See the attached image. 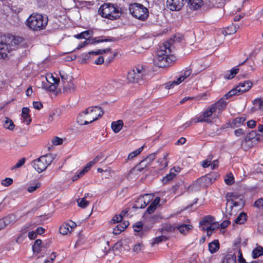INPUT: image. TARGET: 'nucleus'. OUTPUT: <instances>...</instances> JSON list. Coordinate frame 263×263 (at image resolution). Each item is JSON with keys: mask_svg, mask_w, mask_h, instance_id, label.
I'll list each match as a JSON object with an SVG mask.
<instances>
[{"mask_svg": "<svg viewBox=\"0 0 263 263\" xmlns=\"http://www.w3.org/2000/svg\"><path fill=\"white\" fill-rule=\"evenodd\" d=\"M171 45L166 42L159 46L157 55L154 59L155 65L159 67H168L173 62L174 57L171 55Z\"/></svg>", "mask_w": 263, "mask_h": 263, "instance_id": "f257e3e1", "label": "nucleus"}, {"mask_svg": "<svg viewBox=\"0 0 263 263\" xmlns=\"http://www.w3.org/2000/svg\"><path fill=\"white\" fill-rule=\"evenodd\" d=\"M24 41L20 36H8L0 41V59H5L8 53L13 50L18 48Z\"/></svg>", "mask_w": 263, "mask_h": 263, "instance_id": "f03ea898", "label": "nucleus"}, {"mask_svg": "<svg viewBox=\"0 0 263 263\" xmlns=\"http://www.w3.org/2000/svg\"><path fill=\"white\" fill-rule=\"evenodd\" d=\"M48 18L46 15L40 13H32L27 18L26 25L33 31H40L46 27Z\"/></svg>", "mask_w": 263, "mask_h": 263, "instance_id": "7ed1b4c3", "label": "nucleus"}, {"mask_svg": "<svg viewBox=\"0 0 263 263\" xmlns=\"http://www.w3.org/2000/svg\"><path fill=\"white\" fill-rule=\"evenodd\" d=\"M186 2L190 8L193 10L198 9L202 5V0H167L166 7L171 11H179Z\"/></svg>", "mask_w": 263, "mask_h": 263, "instance_id": "20e7f679", "label": "nucleus"}, {"mask_svg": "<svg viewBox=\"0 0 263 263\" xmlns=\"http://www.w3.org/2000/svg\"><path fill=\"white\" fill-rule=\"evenodd\" d=\"M98 13L102 17L111 20L119 18L121 14V8L116 5L110 3L102 5L98 10Z\"/></svg>", "mask_w": 263, "mask_h": 263, "instance_id": "39448f33", "label": "nucleus"}, {"mask_svg": "<svg viewBox=\"0 0 263 263\" xmlns=\"http://www.w3.org/2000/svg\"><path fill=\"white\" fill-rule=\"evenodd\" d=\"M147 73L145 66L143 65H138L129 71L127 73V80L130 83L141 84Z\"/></svg>", "mask_w": 263, "mask_h": 263, "instance_id": "423d86ee", "label": "nucleus"}, {"mask_svg": "<svg viewBox=\"0 0 263 263\" xmlns=\"http://www.w3.org/2000/svg\"><path fill=\"white\" fill-rule=\"evenodd\" d=\"M129 10L134 17L142 21L145 20L148 16V9L140 4L130 5Z\"/></svg>", "mask_w": 263, "mask_h": 263, "instance_id": "0eeeda50", "label": "nucleus"}, {"mask_svg": "<svg viewBox=\"0 0 263 263\" xmlns=\"http://www.w3.org/2000/svg\"><path fill=\"white\" fill-rule=\"evenodd\" d=\"M53 160L51 155H45L34 160L31 164L33 168L40 173L45 171Z\"/></svg>", "mask_w": 263, "mask_h": 263, "instance_id": "6e6552de", "label": "nucleus"}, {"mask_svg": "<svg viewBox=\"0 0 263 263\" xmlns=\"http://www.w3.org/2000/svg\"><path fill=\"white\" fill-rule=\"evenodd\" d=\"M215 113L214 108L210 106L201 115L196 117L190 120L191 123H197L205 122L206 123H211L213 121L212 119V115Z\"/></svg>", "mask_w": 263, "mask_h": 263, "instance_id": "1a4fd4ad", "label": "nucleus"}, {"mask_svg": "<svg viewBox=\"0 0 263 263\" xmlns=\"http://www.w3.org/2000/svg\"><path fill=\"white\" fill-rule=\"evenodd\" d=\"M85 112L88 123L97 120L99 117H102L104 114L102 108L98 106L89 107L85 110Z\"/></svg>", "mask_w": 263, "mask_h": 263, "instance_id": "9d476101", "label": "nucleus"}, {"mask_svg": "<svg viewBox=\"0 0 263 263\" xmlns=\"http://www.w3.org/2000/svg\"><path fill=\"white\" fill-rule=\"evenodd\" d=\"M218 176L217 174L215 173L209 174L205 176H203L198 179L196 182V183L200 184V186H207L211 184L215 180Z\"/></svg>", "mask_w": 263, "mask_h": 263, "instance_id": "9b49d317", "label": "nucleus"}, {"mask_svg": "<svg viewBox=\"0 0 263 263\" xmlns=\"http://www.w3.org/2000/svg\"><path fill=\"white\" fill-rule=\"evenodd\" d=\"M253 83L251 81L247 80L239 83L234 89L237 95L248 91L252 87Z\"/></svg>", "mask_w": 263, "mask_h": 263, "instance_id": "f8f14e48", "label": "nucleus"}, {"mask_svg": "<svg viewBox=\"0 0 263 263\" xmlns=\"http://www.w3.org/2000/svg\"><path fill=\"white\" fill-rule=\"evenodd\" d=\"M17 220L16 216L14 214H9L0 219L1 223L3 229L9 225L13 224Z\"/></svg>", "mask_w": 263, "mask_h": 263, "instance_id": "ddd939ff", "label": "nucleus"}, {"mask_svg": "<svg viewBox=\"0 0 263 263\" xmlns=\"http://www.w3.org/2000/svg\"><path fill=\"white\" fill-rule=\"evenodd\" d=\"M227 102L223 100V98L220 99L219 101L214 104L211 105L212 107L214 108V110L216 112L218 110L219 112L222 111L226 108Z\"/></svg>", "mask_w": 263, "mask_h": 263, "instance_id": "4468645a", "label": "nucleus"}, {"mask_svg": "<svg viewBox=\"0 0 263 263\" xmlns=\"http://www.w3.org/2000/svg\"><path fill=\"white\" fill-rule=\"evenodd\" d=\"M244 205V201L240 198L239 201H236L234 200H230V202H229V206H228V211L226 212L227 214L232 215L233 214L231 213L232 209L233 207H236L237 206H240V209L242 206Z\"/></svg>", "mask_w": 263, "mask_h": 263, "instance_id": "2eb2a0df", "label": "nucleus"}, {"mask_svg": "<svg viewBox=\"0 0 263 263\" xmlns=\"http://www.w3.org/2000/svg\"><path fill=\"white\" fill-rule=\"evenodd\" d=\"M87 116L85 110L79 114L78 117H77V122L82 125H87L88 123V120H87Z\"/></svg>", "mask_w": 263, "mask_h": 263, "instance_id": "dca6fc26", "label": "nucleus"}, {"mask_svg": "<svg viewBox=\"0 0 263 263\" xmlns=\"http://www.w3.org/2000/svg\"><path fill=\"white\" fill-rule=\"evenodd\" d=\"M123 126V122L121 120L112 122L111 123V128L115 133H119L122 129Z\"/></svg>", "mask_w": 263, "mask_h": 263, "instance_id": "f3484780", "label": "nucleus"}, {"mask_svg": "<svg viewBox=\"0 0 263 263\" xmlns=\"http://www.w3.org/2000/svg\"><path fill=\"white\" fill-rule=\"evenodd\" d=\"M240 197V196L238 195L236 193H233V192H230L226 194V198L227 199V203L226 204V212L228 211V206H229V202H230V200H232L235 199H237L239 198Z\"/></svg>", "mask_w": 263, "mask_h": 263, "instance_id": "a211bd4d", "label": "nucleus"}, {"mask_svg": "<svg viewBox=\"0 0 263 263\" xmlns=\"http://www.w3.org/2000/svg\"><path fill=\"white\" fill-rule=\"evenodd\" d=\"M92 31L91 30H87L82 32L79 34L74 35V37L77 39H85L88 41L89 38L92 36Z\"/></svg>", "mask_w": 263, "mask_h": 263, "instance_id": "6ab92c4d", "label": "nucleus"}, {"mask_svg": "<svg viewBox=\"0 0 263 263\" xmlns=\"http://www.w3.org/2000/svg\"><path fill=\"white\" fill-rule=\"evenodd\" d=\"M219 249V243L218 240H215L209 244V250L211 253L217 252Z\"/></svg>", "mask_w": 263, "mask_h": 263, "instance_id": "aec40b11", "label": "nucleus"}, {"mask_svg": "<svg viewBox=\"0 0 263 263\" xmlns=\"http://www.w3.org/2000/svg\"><path fill=\"white\" fill-rule=\"evenodd\" d=\"M214 218L210 215L205 216L203 217L202 220H201L199 222V224L200 226L205 225V224H211L213 225L215 223H214Z\"/></svg>", "mask_w": 263, "mask_h": 263, "instance_id": "412c9836", "label": "nucleus"}, {"mask_svg": "<svg viewBox=\"0 0 263 263\" xmlns=\"http://www.w3.org/2000/svg\"><path fill=\"white\" fill-rule=\"evenodd\" d=\"M3 126L9 130H13L15 127V125L13 121L7 117H5L3 121Z\"/></svg>", "mask_w": 263, "mask_h": 263, "instance_id": "4be33fe9", "label": "nucleus"}, {"mask_svg": "<svg viewBox=\"0 0 263 263\" xmlns=\"http://www.w3.org/2000/svg\"><path fill=\"white\" fill-rule=\"evenodd\" d=\"M176 228L181 233L185 234L191 230L193 227L190 224H182L176 227Z\"/></svg>", "mask_w": 263, "mask_h": 263, "instance_id": "5701e85b", "label": "nucleus"}, {"mask_svg": "<svg viewBox=\"0 0 263 263\" xmlns=\"http://www.w3.org/2000/svg\"><path fill=\"white\" fill-rule=\"evenodd\" d=\"M222 263H236V254H227L224 258Z\"/></svg>", "mask_w": 263, "mask_h": 263, "instance_id": "b1692460", "label": "nucleus"}, {"mask_svg": "<svg viewBox=\"0 0 263 263\" xmlns=\"http://www.w3.org/2000/svg\"><path fill=\"white\" fill-rule=\"evenodd\" d=\"M29 109L27 107H23L22 108V116L24 119V121L27 122L28 124L31 122V119H30V116L29 115Z\"/></svg>", "mask_w": 263, "mask_h": 263, "instance_id": "393cba45", "label": "nucleus"}, {"mask_svg": "<svg viewBox=\"0 0 263 263\" xmlns=\"http://www.w3.org/2000/svg\"><path fill=\"white\" fill-rule=\"evenodd\" d=\"M239 68L237 67L233 68L231 70L228 71V73L225 74L224 78L227 79H232L239 72Z\"/></svg>", "mask_w": 263, "mask_h": 263, "instance_id": "a878e982", "label": "nucleus"}, {"mask_svg": "<svg viewBox=\"0 0 263 263\" xmlns=\"http://www.w3.org/2000/svg\"><path fill=\"white\" fill-rule=\"evenodd\" d=\"M151 196L148 194H145L139 198V202H142L143 207L144 208L149 202L151 199Z\"/></svg>", "mask_w": 263, "mask_h": 263, "instance_id": "bb28decb", "label": "nucleus"}, {"mask_svg": "<svg viewBox=\"0 0 263 263\" xmlns=\"http://www.w3.org/2000/svg\"><path fill=\"white\" fill-rule=\"evenodd\" d=\"M247 214L245 212H241L235 219V222L237 224H242L247 220Z\"/></svg>", "mask_w": 263, "mask_h": 263, "instance_id": "cd10ccee", "label": "nucleus"}, {"mask_svg": "<svg viewBox=\"0 0 263 263\" xmlns=\"http://www.w3.org/2000/svg\"><path fill=\"white\" fill-rule=\"evenodd\" d=\"M69 223H64L62 226H61L60 227V233L62 235H66L68 233H70L71 232V230L69 228Z\"/></svg>", "mask_w": 263, "mask_h": 263, "instance_id": "c85d7f7f", "label": "nucleus"}, {"mask_svg": "<svg viewBox=\"0 0 263 263\" xmlns=\"http://www.w3.org/2000/svg\"><path fill=\"white\" fill-rule=\"evenodd\" d=\"M262 255H263V248L261 246H257L252 251L253 257L254 258H257Z\"/></svg>", "mask_w": 263, "mask_h": 263, "instance_id": "c756f323", "label": "nucleus"}, {"mask_svg": "<svg viewBox=\"0 0 263 263\" xmlns=\"http://www.w3.org/2000/svg\"><path fill=\"white\" fill-rule=\"evenodd\" d=\"M64 91L67 92H73L76 89L75 85L72 82H69L66 84H64Z\"/></svg>", "mask_w": 263, "mask_h": 263, "instance_id": "7c9ffc66", "label": "nucleus"}, {"mask_svg": "<svg viewBox=\"0 0 263 263\" xmlns=\"http://www.w3.org/2000/svg\"><path fill=\"white\" fill-rule=\"evenodd\" d=\"M41 186V183L39 181H35L32 183L31 186H28L27 190L28 192L33 193L36 190L40 188Z\"/></svg>", "mask_w": 263, "mask_h": 263, "instance_id": "2f4dec72", "label": "nucleus"}, {"mask_svg": "<svg viewBox=\"0 0 263 263\" xmlns=\"http://www.w3.org/2000/svg\"><path fill=\"white\" fill-rule=\"evenodd\" d=\"M148 165H149V164L147 162H145L144 163H143V164H141V161L135 167L133 168L130 170V172L132 173L133 171H135V170H136L137 171H139V172H141V171H142L144 170V168L147 167Z\"/></svg>", "mask_w": 263, "mask_h": 263, "instance_id": "473e14b6", "label": "nucleus"}, {"mask_svg": "<svg viewBox=\"0 0 263 263\" xmlns=\"http://www.w3.org/2000/svg\"><path fill=\"white\" fill-rule=\"evenodd\" d=\"M143 147L144 145L129 154L126 160L132 159L140 154L143 149Z\"/></svg>", "mask_w": 263, "mask_h": 263, "instance_id": "72a5a7b5", "label": "nucleus"}, {"mask_svg": "<svg viewBox=\"0 0 263 263\" xmlns=\"http://www.w3.org/2000/svg\"><path fill=\"white\" fill-rule=\"evenodd\" d=\"M176 175V174L173 173V172H171L170 171V172L168 174H167L165 177H164L162 179V181L163 183H167L171 180H172Z\"/></svg>", "mask_w": 263, "mask_h": 263, "instance_id": "f704fd0d", "label": "nucleus"}, {"mask_svg": "<svg viewBox=\"0 0 263 263\" xmlns=\"http://www.w3.org/2000/svg\"><path fill=\"white\" fill-rule=\"evenodd\" d=\"M238 27V25H232L227 28L226 33L227 34H234L237 31Z\"/></svg>", "mask_w": 263, "mask_h": 263, "instance_id": "c9c22d12", "label": "nucleus"}, {"mask_svg": "<svg viewBox=\"0 0 263 263\" xmlns=\"http://www.w3.org/2000/svg\"><path fill=\"white\" fill-rule=\"evenodd\" d=\"M156 153H154L149 154L146 158L141 161V164L147 162L150 164L155 159Z\"/></svg>", "mask_w": 263, "mask_h": 263, "instance_id": "e433bc0d", "label": "nucleus"}, {"mask_svg": "<svg viewBox=\"0 0 263 263\" xmlns=\"http://www.w3.org/2000/svg\"><path fill=\"white\" fill-rule=\"evenodd\" d=\"M78 205L82 208H85L89 204V201L86 200L85 198H82L77 200Z\"/></svg>", "mask_w": 263, "mask_h": 263, "instance_id": "4c0bfd02", "label": "nucleus"}, {"mask_svg": "<svg viewBox=\"0 0 263 263\" xmlns=\"http://www.w3.org/2000/svg\"><path fill=\"white\" fill-rule=\"evenodd\" d=\"M254 105L257 107L258 109L263 110V100L261 98H257L253 101Z\"/></svg>", "mask_w": 263, "mask_h": 263, "instance_id": "58836bf2", "label": "nucleus"}, {"mask_svg": "<svg viewBox=\"0 0 263 263\" xmlns=\"http://www.w3.org/2000/svg\"><path fill=\"white\" fill-rule=\"evenodd\" d=\"M42 244V240L41 239H36L33 245L32 246V250L33 252L37 253L40 252V247Z\"/></svg>", "mask_w": 263, "mask_h": 263, "instance_id": "ea45409f", "label": "nucleus"}, {"mask_svg": "<svg viewBox=\"0 0 263 263\" xmlns=\"http://www.w3.org/2000/svg\"><path fill=\"white\" fill-rule=\"evenodd\" d=\"M246 118L244 117H237L233 120V124L236 126H238L239 125L242 124L245 121Z\"/></svg>", "mask_w": 263, "mask_h": 263, "instance_id": "a19ab883", "label": "nucleus"}, {"mask_svg": "<svg viewBox=\"0 0 263 263\" xmlns=\"http://www.w3.org/2000/svg\"><path fill=\"white\" fill-rule=\"evenodd\" d=\"M224 181L227 184L231 185L234 182V178L233 175L230 173L224 179Z\"/></svg>", "mask_w": 263, "mask_h": 263, "instance_id": "79ce46f5", "label": "nucleus"}, {"mask_svg": "<svg viewBox=\"0 0 263 263\" xmlns=\"http://www.w3.org/2000/svg\"><path fill=\"white\" fill-rule=\"evenodd\" d=\"M46 80L50 84L59 83L60 82L59 79H56L52 75H50L48 77H47Z\"/></svg>", "mask_w": 263, "mask_h": 263, "instance_id": "37998d69", "label": "nucleus"}, {"mask_svg": "<svg viewBox=\"0 0 263 263\" xmlns=\"http://www.w3.org/2000/svg\"><path fill=\"white\" fill-rule=\"evenodd\" d=\"M256 135V133L255 132L252 131V132L250 133L249 135H247L245 138V141H247L248 140H254V141L258 140V138L254 137V135Z\"/></svg>", "mask_w": 263, "mask_h": 263, "instance_id": "c03bdc74", "label": "nucleus"}, {"mask_svg": "<svg viewBox=\"0 0 263 263\" xmlns=\"http://www.w3.org/2000/svg\"><path fill=\"white\" fill-rule=\"evenodd\" d=\"M63 142V139L58 137H54L52 140V143L54 145H61Z\"/></svg>", "mask_w": 263, "mask_h": 263, "instance_id": "a18cd8bd", "label": "nucleus"}, {"mask_svg": "<svg viewBox=\"0 0 263 263\" xmlns=\"http://www.w3.org/2000/svg\"><path fill=\"white\" fill-rule=\"evenodd\" d=\"M129 223L128 221H124L123 223L118 224L116 228L121 230V232L123 231L128 226Z\"/></svg>", "mask_w": 263, "mask_h": 263, "instance_id": "49530a36", "label": "nucleus"}, {"mask_svg": "<svg viewBox=\"0 0 263 263\" xmlns=\"http://www.w3.org/2000/svg\"><path fill=\"white\" fill-rule=\"evenodd\" d=\"M234 95H237V94L235 89H232L230 91H229L227 93H226L222 98H223L224 100V99H227Z\"/></svg>", "mask_w": 263, "mask_h": 263, "instance_id": "de8ad7c7", "label": "nucleus"}, {"mask_svg": "<svg viewBox=\"0 0 263 263\" xmlns=\"http://www.w3.org/2000/svg\"><path fill=\"white\" fill-rule=\"evenodd\" d=\"M13 183V179L10 178H6L2 181V184L5 186H8Z\"/></svg>", "mask_w": 263, "mask_h": 263, "instance_id": "09e8293b", "label": "nucleus"}, {"mask_svg": "<svg viewBox=\"0 0 263 263\" xmlns=\"http://www.w3.org/2000/svg\"><path fill=\"white\" fill-rule=\"evenodd\" d=\"M143 227V223L141 221L136 222L134 226V230L136 232H140Z\"/></svg>", "mask_w": 263, "mask_h": 263, "instance_id": "8fccbe9b", "label": "nucleus"}, {"mask_svg": "<svg viewBox=\"0 0 263 263\" xmlns=\"http://www.w3.org/2000/svg\"><path fill=\"white\" fill-rule=\"evenodd\" d=\"M123 218L120 215H115L111 220V222L112 223H118L122 220Z\"/></svg>", "mask_w": 263, "mask_h": 263, "instance_id": "3c124183", "label": "nucleus"}, {"mask_svg": "<svg viewBox=\"0 0 263 263\" xmlns=\"http://www.w3.org/2000/svg\"><path fill=\"white\" fill-rule=\"evenodd\" d=\"M25 159L24 158H22L21 159H20L16 164L15 165H14L12 167V170H13V169H15V168H19L21 166H22L25 163Z\"/></svg>", "mask_w": 263, "mask_h": 263, "instance_id": "603ef678", "label": "nucleus"}, {"mask_svg": "<svg viewBox=\"0 0 263 263\" xmlns=\"http://www.w3.org/2000/svg\"><path fill=\"white\" fill-rule=\"evenodd\" d=\"M166 239H167V237L166 236L162 235V236L156 237L154 239V243H159V242H161L164 241Z\"/></svg>", "mask_w": 263, "mask_h": 263, "instance_id": "864d4df0", "label": "nucleus"}, {"mask_svg": "<svg viewBox=\"0 0 263 263\" xmlns=\"http://www.w3.org/2000/svg\"><path fill=\"white\" fill-rule=\"evenodd\" d=\"M254 206L260 208L263 206V198H259L254 202Z\"/></svg>", "mask_w": 263, "mask_h": 263, "instance_id": "5fc2aeb1", "label": "nucleus"}, {"mask_svg": "<svg viewBox=\"0 0 263 263\" xmlns=\"http://www.w3.org/2000/svg\"><path fill=\"white\" fill-rule=\"evenodd\" d=\"M156 208L155 206V205H152L151 204L147 208L145 213H147V214H151L154 213V211L156 210Z\"/></svg>", "mask_w": 263, "mask_h": 263, "instance_id": "6e6d98bb", "label": "nucleus"}, {"mask_svg": "<svg viewBox=\"0 0 263 263\" xmlns=\"http://www.w3.org/2000/svg\"><path fill=\"white\" fill-rule=\"evenodd\" d=\"M133 209H143L142 202H139V198L136 201V203L133 204L132 206Z\"/></svg>", "mask_w": 263, "mask_h": 263, "instance_id": "4d7b16f0", "label": "nucleus"}, {"mask_svg": "<svg viewBox=\"0 0 263 263\" xmlns=\"http://www.w3.org/2000/svg\"><path fill=\"white\" fill-rule=\"evenodd\" d=\"M174 230V228L172 227L170 224H165L162 228V232H164V231L167 232H172Z\"/></svg>", "mask_w": 263, "mask_h": 263, "instance_id": "13d9d810", "label": "nucleus"}, {"mask_svg": "<svg viewBox=\"0 0 263 263\" xmlns=\"http://www.w3.org/2000/svg\"><path fill=\"white\" fill-rule=\"evenodd\" d=\"M33 107L35 108V109H36L37 110H40V109H41L43 107V105L41 103V102H33Z\"/></svg>", "mask_w": 263, "mask_h": 263, "instance_id": "bf43d9fd", "label": "nucleus"}, {"mask_svg": "<svg viewBox=\"0 0 263 263\" xmlns=\"http://www.w3.org/2000/svg\"><path fill=\"white\" fill-rule=\"evenodd\" d=\"M142 245V243L135 245L133 248V251L136 253L139 252L141 250Z\"/></svg>", "mask_w": 263, "mask_h": 263, "instance_id": "052dcab7", "label": "nucleus"}, {"mask_svg": "<svg viewBox=\"0 0 263 263\" xmlns=\"http://www.w3.org/2000/svg\"><path fill=\"white\" fill-rule=\"evenodd\" d=\"M256 122L254 120H251L247 122V126L249 128H253L256 126Z\"/></svg>", "mask_w": 263, "mask_h": 263, "instance_id": "680f3d73", "label": "nucleus"}, {"mask_svg": "<svg viewBox=\"0 0 263 263\" xmlns=\"http://www.w3.org/2000/svg\"><path fill=\"white\" fill-rule=\"evenodd\" d=\"M36 237H37V233L36 232L32 231V232H30L28 233V237L30 239H32V240L36 238Z\"/></svg>", "mask_w": 263, "mask_h": 263, "instance_id": "e2e57ef3", "label": "nucleus"}, {"mask_svg": "<svg viewBox=\"0 0 263 263\" xmlns=\"http://www.w3.org/2000/svg\"><path fill=\"white\" fill-rule=\"evenodd\" d=\"M111 52V49L110 48H107L105 49H98L97 51V53L99 54H102L105 52Z\"/></svg>", "mask_w": 263, "mask_h": 263, "instance_id": "0e129e2a", "label": "nucleus"}, {"mask_svg": "<svg viewBox=\"0 0 263 263\" xmlns=\"http://www.w3.org/2000/svg\"><path fill=\"white\" fill-rule=\"evenodd\" d=\"M95 164V163L94 162L92 161H89L88 163H87V164L86 165V166L84 167V168L88 172L90 168H91V167L93 165Z\"/></svg>", "mask_w": 263, "mask_h": 263, "instance_id": "69168bd1", "label": "nucleus"}, {"mask_svg": "<svg viewBox=\"0 0 263 263\" xmlns=\"http://www.w3.org/2000/svg\"><path fill=\"white\" fill-rule=\"evenodd\" d=\"M95 164V163L94 162L92 161H89L88 163H87V164L86 165V166L84 167V168L88 172L90 168H91V167L93 165Z\"/></svg>", "mask_w": 263, "mask_h": 263, "instance_id": "338daca9", "label": "nucleus"}, {"mask_svg": "<svg viewBox=\"0 0 263 263\" xmlns=\"http://www.w3.org/2000/svg\"><path fill=\"white\" fill-rule=\"evenodd\" d=\"M186 142V139L184 137H181L179 139H178L176 142V145H182L184 144Z\"/></svg>", "mask_w": 263, "mask_h": 263, "instance_id": "774afa93", "label": "nucleus"}]
</instances>
